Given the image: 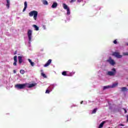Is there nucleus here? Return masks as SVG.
Wrapping results in <instances>:
<instances>
[{
    "mask_svg": "<svg viewBox=\"0 0 128 128\" xmlns=\"http://www.w3.org/2000/svg\"><path fill=\"white\" fill-rule=\"evenodd\" d=\"M24 7L23 9V10L22 12H26V8H28V2H26V1L24 2Z\"/></svg>",
    "mask_w": 128,
    "mask_h": 128,
    "instance_id": "nucleus-11",
    "label": "nucleus"
},
{
    "mask_svg": "<svg viewBox=\"0 0 128 128\" xmlns=\"http://www.w3.org/2000/svg\"><path fill=\"white\" fill-rule=\"evenodd\" d=\"M112 71H108L107 73L108 76H114V74H116V70L115 68H113L112 70Z\"/></svg>",
    "mask_w": 128,
    "mask_h": 128,
    "instance_id": "nucleus-4",
    "label": "nucleus"
},
{
    "mask_svg": "<svg viewBox=\"0 0 128 128\" xmlns=\"http://www.w3.org/2000/svg\"><path fill=\"white\" fill-rule=\"evenodd\" d=\"M67 10V14L70 15V8L66 9Z\"/></svg>",
    "mask_w": 128,
    "mask_h": 128,
    "instance_id": "nucleus-21",
    "label": "nucleus"
},
{
    "mask_svg": "<svg viewBox=\"0 0 128 128\" xmlns=\"http://www.w3.org/2000/svg\"><path fill=\"white\" fill-rule=\"evenodd\" d=\"M50 64H52V59L48 60L47 62L44 65V66L45 67L48 66H50Z\"/></svg>",
    "mask_w": 128,
    "mask_h": 128,
    "instance_id": "nucleus-8",
    "label": "nucleus"
},
{
    "mask_svg": "<svg viewBox=\"0 0 128 128\" xmlns=\"http://www.w3.org/2000/svg\"><path fill=\"white\" fill-rule=\"evenodd\" d=\"M114 44H118V41H116V40H115L114 42H113Z\"/></svg>",
    "mask_w": 128,
    "mask_h": 128,
    "instance_id": "nucleus-28",
    "label": "nucleus"
},
{
    "mask_svg": "<svg viewBox=\"0 0 128 128\" xmlns=\"http://www.w3.org/2000/svg\"><path fill=\"white\" fill-rule=\"evenodd\" d=\"M84 104V101H82V102H80V104Z\"/></svg>",
    "mask_w": 128,
    "mask_h": 128,
    "instance_id": "nucleus-36",
    "label": "nucleus"
},
{
    "mask_svg": "<svg viewBox=\"0 0 128 128\" xmlns=\"http://www.w3.org/2000/svg\"><path fill=\"white\" fill-rule=\"evenodd\" d=\"M14 74H16V70H13Z\"/></svg>",
    "mask_w": 128,
    "mask_h": 128,
    "instance_id": "nucleus-33",
    "label": "nucleus"
},
{
    "mask_svg": "<svg viewBox=\"0 0 128 128\" xmlns=\"http://www.w3.org/2000/svg\"><path fill=\"white\" fill-rule=\"evenodd\" d=\"M18 62L20 64L22 62V56H18Z\"/></svg>",
    "mask_w": 128,
    "mask_h": 128,
    "instance_id": "nucleus-12",
    "label": "nucleus"
},
{
    "mask_svg": "<svg viewBox=\"0 0 128 128\" xmlns=\"http://www.w3.org/2000/svg\"><path fill=\"white\" fill-rule=\"evenodd\" d=\"M127 46H128V44H127Z\"/></svg>",
    "mask_w": 128,
    "mask_h": 128,
    "instance_id": "nucleus-40",
    "label": "nucleus"
},
{
    "mask_svg": "<svg viewBox=\"0 0 128 128\" xmlns=\"http://www.w3.org/2000/svg\"><path fill=\"white\" fill-rule=\"evenodd\" d=\"M18 54V51H15L14 54Z\"/></svg>",
    "mask_w": 128,
    "mask_h": 128,
    "instance_id": "nucleus-35",
    "label": "nucleus"
},
{
    "mask_svg": "<svg viewBox=\"0 0 128 128\" xmlns=\"http://www.w3.org/2000/svg\"><path fill=\"white\" fill-rule=\"evenodd\" d=\"M123 56H128V52H123Z\"/></svg>",
    "mask_w": 128,
    "mask_h": 128,
    "instance_id": "nucleus-26",
    "label": "nucleus"
},
{
    "mask_svg": "<svg viewBox=\"0 0 128 128\" xmlns=\"http://www.w3.org/2000/svg\"><path fill=\"white\" fill-rule=\"evenodd\" d=\"M126 118H127V122H128V115H127Z\"/></svg>",
    "mask_w": 128,
    "mask_h": 128,
    "instance_id": "nucleus-37",
    "label": "nucleus"
},
{
    "mask_svg": "<svg viewBox=\"0 0 128 128\" xmlns=\"http://www.w3.org/2000/svg\"><path fill=\"white\" fill-rule=\"evenodd\" d=\"M125 110V114L126 113V109H124Z\"/></svg>",
    "mask_w": 128,
    "mask_h": 128,
    "instance_id": "nucleus-38",
    "label": "nucleus"
},
{
    "mask_svg": "<svg viewBox=\"0 0 128 128\" xmlns=\"http://www.w3.org/2000/svg\"><path fill=\"white\" fill-rule=\"evenodd\" d=\"M14 62L13 63V65L14 66H16V62H18V56H15L14 57Z\"/></svg>",
    "mask_w": 128,
    "mask_h": 128,
    "instance_id": "nucleus-7",
    "label": "nucleus"
},
{
    "mask_svg": "<svg viewBox=\"0 0 128 128\" xmlns=\"http://www.w3.org/2000/svg\"><path fill=\"white\" fill-rule=\"evenodd\" d=\"M112 88V86H104L103 88V90H106L108 88Z\"/></svg>",
    "mask_w": 128,
    "mask_h": 128,
    "instance_id": "nucleus-18",
    "label": "nucleus"
},
{
    "mask_svg": "<svg viewBox=\"0 0 128 128\" xmlns=\"http://www.w3.org/2000/svg\"><path fill=\"white\" fill-rule=\"evenodd\" d=\"M76 0H71L70 2H74Z\"/></svg>",
    "mask_w": 128,
    "mask_h": 128,
    "instance_id": "nucleus-30",
    "label": "nucleus"
},
{
    "mask_svg": "<svg viewBox=\"0 0 128 128\" xmlns=\"http://www.w3.org/2000/svg\"><path fill=\"white\" fill-rule=\"evenodd\" d=\"M20 73L21 74H24V70H20Z\"/></svg>",
    "mask_w": 128,
    "mask_h": 128,
    "instance_id": "nucleus-24",
    "label": "nucleus"
},
{
    "mask_svg": "<svg viewBox=\"0 0 128 128\" xmlns=\"http://www.w3.org/2000/svg\"><path fill=\"white\" fill-rule=\"evenodd\" d=\"M118 83H115L112 84V86H111V88H116V86H118Z\"/></svg>",
    "mask_w": 128,
    "mask_h": 128,
    "instance_id": "nucleus-20",
    "label": "nucleus"
},
{
    "mask_svg": "<svg viewBox=\"0 0 128 128\" xmlns=\"http://www.w3.org/2000/svg\"><path fill=\"white\" fill-rule=\"evenodd\" d=\"M128 90V88L126 87H122L121 88L122 92H126Z\"/></svg>",
    "mask_w": 128,
    "mask_h": 128,
    "instance_id": "nucleus-17",
    "label": "nucleus"
},
{
    "mask_svg": "<svg viewBox=\"0 0 128 128\" xmlns=\"http://www.w3.org/2000/svg\"><path fill=\"white\" fill-rule=\"evenodd\" d=\"M38 12L36 10H32L29 12L30 16H34V20H36V18H38Z\"/></svg>",
    "mask_w": 128,
    "mask_h": 128,
    "instance_id": "nucleus-2",
    "label": "nucleus"
},
{
    "mask_svg": "<svg viewBox=\"0 0 128 128\" xmlns=\"http://www.w3.org/2000/svg\"><path fill=\"white\" fill-rule=\"evenodd\" d=\"M6 0V8H10V0Z\"/></svg>",
    "mask_w": 128,
    "mask_h": 128,
    "instance_id": "nucleus-13",
    "label": "nucleus"
},
{
    "mask_svg": "<svg viewBox=\"0 0 128 128\" xmlns=\"http://www.w3.org/2000/svg\"><path fill=\"white\" fill-rule=\"evenodd\" d=\"M32 31L31 30H28V38L30 44V42H32Z\"/></svg>",
    "mask_w": 128,
    "mask_h": 128,
    "instance_id": "nucleus-3",
    "label": "nucleus"
},
{
    "mask_svg": "<svg viewBox=\"0 0 128 128\" xmlns=\"http://www.w3.org/2000/svg\"><path fill=\"white\" fill-rule=\"evenodd\" d=\"M30 64L32 66H34V62H30Z\"/></svg>",
    "mask_w": 128,
    "mask_h": 128,
    "instance_id": "nucleus-27",
    "label": "nucleus"
},
{
    "mask_svg": "<svg viewBox=\"0 0 128 128\" xmlns=\"http://www.w3.org/2000/svg\"><path fill=\"white\" fill-rule=\"evenodd\" d=\"M41 72H42V70H41Z\"/></svg>",
    "mask_w": 128,
    "mask_h": 128,
    "instance_id": "nucleus-39",
    "label": "nucleus"
},
{
    "mask_svg": "<svg viewBox=\"0 0 128 128\" xmlns=\"http://www.w3.org/2000/svg\"><path fill=\"white\" fill-rule=\"evenodd\" d=\"M78 2H80L82 0H77Z\"/></svg>",
    "mask_w": 128,
    "mask_h": 128,
    "instance_id": "nucleus-34",
    "label": "nucleus"
},
{
    "mask_svg": "<svg viewBox=\"0 0 128 128\" xmlns=\"http://www.w3.org/2000/svg\"><path fill=\"white\" fill-rule=\"evenodd\" d=\"M26 85V88H34V86H36V84H28Z\"/></svg>",
    "mask_w": 128,
    "mask_h": 128,
    "instance_id": "nucleus-9",
    "label": "nucleus"
},
{
    "mask_svg": "<svg viewBox=\"0 0 128 128\" xmlns=\"http://www.w3.org/2000/svg\"><path fill=\"white\" fill-rule=\"evenodd\" d=\"M33 28H34L35 30H39L38 26H37L36 25V24H34V25H33Z\"/></svg>",
    "mask_w": 128,
    "mask_h": 128,
    "instance_id": "nucleus-19",
    "label": "nucleus"
},
{
    "mask_svg": "<svg viewBox=\"0 0 128 128\" xmlns=\"http://www.w3.org/2000/svg\"><path fill=\"white\" fill-rule=\"evenodd\" d=\"M119 126H124V124H120Z\"/></svg>",
    "mask_w": 128,
    "mask_h": 128,
    "instance_id": "nucleus-31",
    "label": "nucleus"
},
{
    "mask_svg": "<svg viewBox=\"0 0 128 128\" xmlns=\"http://www.w3.org/2000/svg\"><path fill=\"white\" fill-rule=\"evenodd\" d=\"M42 2L43 4H45L46 6H48V1H46V0H42Z\"/></svg>",
    "mask_w": 128,
    "mask_h": 128,
    "instance_id": "nucleus-14",
    "label": "nucleus"
},
{
    "mask_svg": "<svg viewBox=\"0 0 128 128\" xmlns=\"http://www.w3.org/2000/svg\"><path fill=\"white\" fill-rule=\"evenodd\" d=\"M112 56H116L117 58H122V56L120 54V53L118 52H114L112 54Z\"/></svg>",
    "mask_w": 128,
    "mask_h": 128,
    "instance_id": "nucleus-6",
    "label": "nucleus"
},
{
    "mask_svg": "<svg viewBox=\"0 0 128 128\" xmlns=\"http://www.w3.org/2000/svg\"><path fill=\"white\" fill-rule=\"evenodd\" d=\"M104 121L102 122L99 125V126L98 128H102L104 126Z\"/></svg>",
    "mask_w": 128,
    "mask_h": 128,
    "instance_id": "nucleus-15",
    "label": "nucleus"
},
{
    "mask_svg": "<svg viewBox=\"0 0 128 128\" xmlns=\"http://www.w3.org/2000/svg\"><path fill=\"white\" fill-rule=\"evenodd\" d=\"M106 62H109L112 66H114L116 64V62L114 60L112 59V57H110L108 60H106Z\"/></svg>",
    "mask_w": 128,
    "mask_h": 128,
    "instance_id": "nucleus-5",
    "label": "nucleus"
},
{
    "mask_svg": "<svg viewBox=\"0 0 128 128\" xmlns=\"http://www.w3.org/2000/svg\"><path fill=\"white\" fill-rule=\"evenodd\" d=\"M28 84V83L23 84H17L15 85V88H18V90H22L26 88V86Z\"/></svg>",
    "mask_w": 128,
    "mask_h": 128,
    "instance_id": "nucleus-1",
    "label": "nucleus"
},
{
    "mask_svg": "<svg viewBox=\"0 0 128 128\" xmlns=\"http://www.w3.org/2000/svg\"><path fill=\"white\" fill-rule=\"evenodd\" d=\"M58 6V3L56 2H53V4H52L51 8H56Z\"/></svg>",
    "mask_w": 128,
    "mask_h": 128,
    "instance_id": "nucleus-10",
    "label": "nucleus"
},
{
    "mask_svg": "<svg viewBox=\"0 0 128 128\" xmlns=\"http://www.w3.org/2000/svg\"><path fill=\"white\" fill-rule=\"evenodd\" d=\"M62 76H67L66 72V71L63 72H62Z\"/></svg>",
    "mask_w": 128,
    "mask_h": 128,
    "instance_id": "nucleus-25",
    "label": "nucleus"
},
{
    "mask_svg": "<svg viewBox=\"0 0 128 128\" xmlns=\"http://www.w3.org/2000/svg\"><path fill=\"white\" fill-rule=\"evenodd\" d=\"M50 91L48 90H46V94H50Z\"/></svg>",
    "mask_w": 128,
    "mask_h": 128,
    "instance_id": "nucleus-29",
    "label": "nucleus"
},
{
    "mask_svg": "<svg viewBox=\"0 0 128 128\" xmlns=\"http://www.w3.org/2000/svg\"><path fill=\"white\" fill-rule=\"evenodd\" d=\"M41 76H42L43 78H46V76L44 72L41 73Z\"/></svg>",
    "mask_w": 128,
    "mask_h": 128,
    "instance_id": "nucleus-22",
    "label": "nucleus"
},
{
    "mask_svg": "<svg viewBox=\"0 0 128 128\" xmlns=\"http://www.w3.org/2000/svg\"><path fill=\"white\" fill-rule=\"evenodd\" d=\"M63 8L64 10H68V8H70L66 4H63Z\"/></svg>",
    "mask_w": 128,
    "mask_h": 128,
    "instance_id": "nucleus-16",
    "label": "nucleus"
},
{
    "mask_svg": "<svg viewBox=\"0 0 128 128\" xmlns=\"http://www.w3.org/2000/svg\"><path fill=\"white\" fill-rule=\"evenodd\" d=\"M28 62H29L30 63V62H32V60H30V59H28Z\"/></svg>",
    "mask_w": 128,
    "mask_h": 128,
    "instance_id": "nucleus-32",
    "label": "nucleus"
},
{
    "mask_svg": "<svg viewBox=\"0 0 128 128\" xmlns=\"http://www.w3.org/2000/svg\"><path fill=\"white\" fill-rule=\"evenodd\" d=\"M96 110H98V108H94L92 112V114H96Z\"/></svg>",
    "mask_w": 128,
    "mask_h": 128,
    "instance_id": "nucleus-23",
    "label": "nucleus"
}]
</instances>
